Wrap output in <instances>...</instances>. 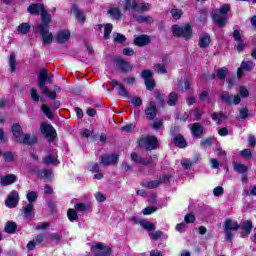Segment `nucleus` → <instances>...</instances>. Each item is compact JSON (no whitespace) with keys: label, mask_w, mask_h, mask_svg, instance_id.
Here are the masks:
<instances>
[{"label":"nucleus","mask_w":256,"mask_h":256,"mask_svg":"<svg viewBox=\"0 0 256 256\" xmlns=\"http://www.w3.org/2000/svg\"><path fill=\"white\" fill-rule=\"evenodd\" d=\"M228 73L229 69H227V67H222L218 69L216 76L218 77V79H220V81H223L225 80V77H227Z\"/></svg>","instance_id":"39"},{"label":"nucleus","mask_w":256,"mask_h":256,"mask_svg":"<svg viewBox=\"0 0 256 256\" xmlns=\"http://www.w3.org/2000/svg\"><path fill=\"white\" fill-rule=\"evenodd\" d=\"M123 11H136L137 0H121Z\"/></svg>","instance_id":"18"},{"label":"nucleus","mask_w":256,"mask_h":256,"mask_svg":"<svg viewBox=\"0 0 256 256\" xmlns=\"http://www.w3.org/2000/svg\"><path fill=\"white\" fill-rule=\"evenodd\" d=\"M140 225L146 231H155V229H156L155 224H153L147 220H140Z\"/></svg>","instance_id":"38"},{"label":"nucleus","mask_w":256,"mask_h":256,"mask_svg":"<svg viewBox=\"0 0 256 256\" xmlns=\"http://www.w3.org/2000/svg\"><path fill=\"white\" fill-rule=\"evenodd\" d=\"M132 18L136 20L137 23H148L149 25L153 23V17L137 14L135 12H132Z\"/></svg>","instance_id":"17"},{"label":"nucleus","mask_w":256,"mask_h":256,"mask_svg":"<svg viewBox=\"0 0 256 256\" xmlns=\"http://www.w3.org/2000/svg\"><path fill=\"white\" fill-rule=\"evenodd\" d=\"M145 85L148 91H153V89H155V80H153V78L145 80Z\"/></svg>","instance_id":"57"},{"label":"nucleus","mask_w":256,"mask_h":256,"mask_svg":"<svg viewBox=\"0 0 256 256\" xmlns=\"http://www.w3.org/2000/svg\"><path fill=\"white\" fill-rule=\"evenodd\" d=\"M211 119H213V121H217V125H221V122L225 121L227 117L223 112H214L211 114Z\"/></svg>","instance_id":"32"},{"label":"nucleus","mask_w":256,"mask_h":256,"mask_svg":"<svg viewBox=\"0 0 256 256\" xmlns=\"http://www.w3.org/2000/svg\"><path fill=\"white\" fill-rule=\"evenodd\" d=\"M145 115L147 119L153 120L157 116V107L155 104H151L146 110Z\"/></svg>","instance_id":"27"},{"label":"nucleus","mask_w":256,"mask_h":256,"mask_svg":"<svg viewBox=\"0 0 256 256\" xmlns=\"http://www.w3.org/2000/svg\"><path fill=\"white\" fill-rule=\"evenodd\" d=\"M212 19L214 20V22L216 23V25H218V27H225V25L227 24V15L222 14L219 11H214L212 13Z\"/></svg>","instance_id":"11"},{"label":"nucleus","mask_w":256,"mask_h":256,"mask_svg":"<svg viewBox=\"0 0 256 256\" xmlns=\"http://www.w3.org/2000/svg\"><path fill=\"white\" fill-rule=\"evenodd\" d=\"M173 19H175V21L181 19V17L183 16V11L177 9V8H174L170 11Z\"/></svg>","instance_id":"49"},{"label":"nucleus","mask_w":256,"mask_h":256,"mask_svg":"<svg viewBox=\"0 0 256 256\" xmlns=\"http://www.w3.org/2000/svg\"><path fill=\"white\" fill-rule=\"evenodd\" d=\"M191 131L194 137H201V135H203V126L199 123H194L191 127Z\"/></svg>","instance_id":"30"},{"label":"nucleus","mask_w":256,"mask_h":256,"mask_svg":"<svg viewBox=\"0 0 256 256\" xmlns=\"http://www.w3.org/2000/svg\"><path fill=\"white\" fill-rule=\"evenodd\" d=\"M15 181H17V176H15V174H9L1 177V185L4 186L13 185Z\"/></svg>","instance_id":"26"},{"label":"nucleus","mask_w":256,"mask_h":256,"mask_svg":"<svg viewBox=\"0 0 256 256\" xmlns=\"http://www.w3.org/2000/svg\"><path fill=\"white\" fill-rule=\"evenodd\" d=\"M155 211H157L155 206H149L143 210V215H151L152 213H155Z\"/></svg>","instance_id":"63"},{"label":"nucleus","mask_w":256,"mask_h":256,"mask_svg":"<svg viewBox=\"0 0 256 256\" xmlns=\"http://www.w3.org/2000/svg\"><path fill=\"white\" fill-rule=\"evenodd\" d=\"M111 86L117 87L118 95H120L121 97L129 98V92L127 91V88H125V86L121 84L119 81L112 80Z\"/></svg>","instance_id":"16"},{"label":"nucleus","mask_w":256,"mask_h":256,"mask_svg":"<svg viewBox=\"0 0 256 256\" xmlns=\"http://www.w3.org/2000/svg\"><path fill=\"white\" fill-rule=\"evenodd\" d=\"M154 70L156 73H159L161 75H165V73H167V68L165 67V65H161V64H156L154 66Z\"/></svg>","instance_id":"53"},{"label":"nucleus","mask_w":256,"mask_h":256,"mask_svg":"<svg viewBox=\"0 0 256 256\" xmlns=\"http://www.w3.org/2000/svg\"><path fill=\"white\" fill-rule=\"evenodd\" d=\"M71 38V32L69 30H61L55 36L57 43H67Z\"/></svg>","instance_id":"15"},{"label":"nucleus","mask_w":256,"mask_h":256,"mask_svg":"<svg viewBox=\"0 0 256 256\" xmlns=\"http://www.w3.org/2000/svg\"><path fill=\"white\" fill-rule=\"evenodd\" d=\"M17 60H15V54H11L9 58L10 73H15Z\"/></svg>","instance_id":"45"},{"label":"nucleus","mask_w":256,"mask_h":256,"mask_svg":"<svg viewBox=\"0 0 256 256\" xmlns=\"http://www.w3.org/2000/svg\"><path fill=\"white\" fill-rule=\"evenodd\" d=\"M245 195H247V197H256V185L250 188L249 190H246Z\"/></svg>","instance_id":"64"},{"label":"nucleus","mask_w":256,"mask_h":256,"mask_svg":"<svg viewBox=\"0 0 256 256\" xmlns=\"http://www.w3.org/2000/svg\"><path fill=\"white\" fill-rule=\"evenodd\" d=\"M74 208L78 212H83V211H87V209H89V205L83 204V203H77V204H75Z\"/></svg>","instance_id":"56"},{"label":"nucleus","mask_w":256,"mask_h":256,"mask_svg":"<svg viewBox=\"0 0 256 256\" xmlns=\"http://www.w3.org/2000/svg\"><path fill=\"white\" fill-rule=\"evenodd\" d=\"M119 68L121 69V71H123V73H127L129 71H131V69H133V66L129 63V62H126L125 60L121 59V58H118L116 60Z\"/></svg>","instance_id":"24"},{"label":"nucleus","mask_w":256,"mask_h":256,"mask_svg":"<svg viewBox=\"0 0 256 256\" xmlns=\"http://www.w3.org/2000/svg\"><path fill=\"white\" fill-rule=\"evenodd\" d=\"M42 23L40 25H45L49 27V23H51V14H48L47 10H43L41 13Z\"/></svg>","instance_id":"36"},{"label":"nucleus","mask_w":256,"mask_h":256,"mask_svg":"<svg viewBox=\"0 0 256 256\" xmlns=\"http://www.w3.org/2000/svg\"><path fill=\"white\" fill-rule=\"evenodd\" d=\"M119 162V156L117 154H112V155H102L100 157V163L101 165H117Z\"/></svg>","instance_id":"10"},{"label":"nucleus","mask_w":256,"mask_h":256,"mask_svg":"<svg viewBox=\"0 0 256 256\" xmlns=\"http://www.w3.org/2000/svg\"><path fill=\"white\" fill-rule=\"evenodd\" d=\"M113 31V24L108 23L104 26V39H109Z\"/></svg>","instance_id":"46"},{"label":"nucleus","mask_w":256,"mask_h":256,"mask_svg":"<svg viewBox=\"0 0 256 256\" xmlns=\"http://www.w3.org/2000/svg\"><path fill=\"white\" fill-rule=\"evenodd\" d=\"M31 172L36 173L39 179H45V181H53V172H51V170L44 169L36 171L35 169H32Z\"/></svg>","instance_id":"12"},{"label":"nucleus","mask_w":256,"mask_h":256,"mask_svg":"<svg viewBox=\"0 0 256 256\" xmlns=\"http://www.w3.org/2000/svg\"><path fill=\"white\" fill-rule=\"evenodd\" d=\"M113 41L114 43H125V41H127V37L121 33H114Z\"/></svg>","instance_id":"42"},{"label":"nucleus","mask_w":256,"mask_h":256,"mask_svg":"<svg viewBox=\"0 0 256 256\" xmlns=\"http://www.w3.org/2000/svg\"><path fill=\"white\" fill-rule=\"evenodd\" d=\"M172 33L174 37H183L184 39H191L193 36V30L189 24H185L183 26L177 24L173 25Z\"/></svg>","instance_id":"3"},{"label":"nucleus","mask_w":256,"mask_h":256,"mask_svg":"<svg viewBox=\"0 0 256 256\" xmlns=\"http://www.w3.org/2000/svg\"><path fill=\"white\" fill-rule=\"evenodd\" d=\"M108 15H110L112 19H115L116 21H119V19L123 17V13H121V10L118 7H111L108 10Z\"/></svg>","instance_id":"28"},{"label":"nucleus","mask_w":256,"mask_h":256,"mask_svg":"<svg viewBox=\"0 0 256 256\" xmlns=\"http://www.w3.org/2000/svg\"><path fill=\"white\" fill-rule=\"evenodd\" d=\"M209 43H211V37H209V35L204 34L200 36L198 45L201 47V49H206V47H209Z\"/></svg>","instance_id":"29"},{"label":"nucleus","mask_w":256,"mask_h":256,"mask_svg":"<svg viewBox=\"0 0 256 256\" xmlns=\"http://www.w3.org/2000/svg\"><path fill=\"white\" fill-rule=\"evenodd\" d=\"M131 103L134 107H141L143 105V100L139 97H133Z\"/></svg>","instance_id":"59"},{"label":"nucleus","mask_w":256,"mask_h":256,"mask_svg":"<svg viewBox=\"0 0 256 256\" xmlns=\"http://www.w3.org/2000/svg\"><path fill=\"white\" fill-rule=\"evenodd\" d=\"M17 31L22 35H27L31 31V25L29 23H22L18 26Z\"/></svg>","instance_id":"37"},{"label":"nucleus","mask_w":256,"mask_h":256,"mask_svg":"<svg viewBox=\"0 0 256 256\" xmlns=\"http://www.w3.org/2000/svg\"><path fill=\"white\" fill-rule=\"evenodd\" d=\"M181 165L185 169H191V167H193V163H191V160H189V159H182L181 160Z\"/></svg>","instance_id":"62"},{"label":"nucleus","mask_w":256,"mask_h":256,"mask_svg":"<svg viewBox=\"0 0 256 256\" xmlns=\"http://www.w3.org/2000/svg\"><path fill=\"white\" fill-rule=\"evenodd\" d=\"M95 199H96V201H98V203H103V201H106L107 196H105V194H103L101 192H97L95 194Z\"/></svg>","instance_id":"61"},{"label":"nucleus","mask_w":256,"mask_h":256,"mask_svg":"<svg viewBox=\"0 0 256 256\" xmlns=\"http://www.w3.org/2000/svg\"><path fill=\"white\" fill-rule=\"evenodd\" d=\"M40 131L49 139V141H53L55 137H57V131H55V128L51 124H47L43 122L40 126Z\"/></svg>","instance_id":"8"},{"label":"nucleus","mask_w":256,"mask_h":256,"mask_svg":"<svg viewBox=\"0 0 256 256\" xmlns=\"http://www.w3.org/2000/svg\"><path fill=\"white\" fill-rule=\"evenodd\" d=\"M12 133L14 135L16 143H19L21 141V139H23L24 135H23V132H21V125L13 124V126H12Z\"/></svg>","instance_id":"21"},{"label":"nucleus","mask_w":256,"mask_h":256,"mask_svg":"<svg viewBox=\"0 0 256 256\" xmlns=\"http://www.w3.org/2000/svg\"><path fill=\"white\" fill-rule=\"evenodd\" d=\"M141 77L144 79V81L153 79V72L151 70H143L141 73Z\"/></svg>","instance_id":"55"},{"label":"nucleus","mask_w":256,"mask_h":256,"mask_svg":"<svg viewBox=\"0 0 256 256\" xmlns=\"http://www.w3.org/2000/svg\"><path fill=\"white\" fill-rule=\"evenodd\" d=\"M26 199L29 203H35L37 201V192L29 191L26 195Z\"/></svg>","instance_id":"50"},{"label":"nucleus","mask_w":256,"mask_h":256,"mask_svg":"<svg viewBox=\"0 0 256 256\" xmlns=\"http://www.w3.org/2000/svg\"><path fill=\"white\" fill-rule=\"evenodd\" d=\"M18 143H23L24 145H35V143H37V136L26 134L21 138V141Z\"/></svg>","instance_id":"22"},{"label":"nucleus","mask_w":256,"mask_h":256,"mask_svg":"<svg viewBox=\"0 0 256 256\" xmlns=\"http://www.w3.org/2000/svg\"><path fill=\"white\" fill-rule=\"evenodd\" d=\"M142 185H143V187H147L148 189H157V187L159 185H161V181L153 180V181H150V182H146V183H144Z\"/></svg>","instance_id":"43"},{"label":"nucleus","mask_w":256,"mask_h":256,"mask_svg":"<svg viewBox=\"0 0 256 256\" xmlns=\"http://www.w3.org/2000/svg\"><path fill=\"white\" fill-rule=\"evenodd\" d=\"M254 68H255V62L253 61L242 62L240 68H238L237 77H243V71H253Z\"/></svg>","instance_id":"13"},{"label":"nucleus","mask_w":256,"mask_h":256,"mask_svg":"<svg viewBox=\"0 0 256 256\" xmlns=\"http://www.w3.org/2000/svg\"><path fill=\"white\" fill-rule=\"evenodd\" d=\"M150 9H151V4L149 3L142 2V3L136 4V11L138 13H146V11H149Z\"/></svg>","instance_id":"33"},{"label":"nucleus","mask_w":256,"mask_h":256,"mask_svg":"<svg viewBox=\"0 0 256 256\" xmlns=\"http://www.w3.org/2000/svg\"><path fill=\"white\" fill-rule=\"evenodd\" d=\"M41 109H42L44 115H46V117H48V119H53V113L51 112V108H49V106H47L46 104H43L41 106Z\"/></svg>","instance_id":"52"},{"label":"nucleus","mask_w":256,"mask_h":256,"mask_svg":"<svg viewBox=\"0 0 256 256\" xmlns=\"http://www.w3.org/2000/svg\"><path fill=\"white\" fill-rule=\"evenodd\" d=\"M35 215V208L33 207V203H28L27 206L24 207L23 217L25 219H31Z\"/></svg>","instance_id":"25"},{"label":"nucleus","mask_w":256,"mask_h":256,"mask_svg":"<svg viewBox=\"0 0 256 256\" xmlns=\"http://www.w3.org/2000/svg\"><path fill=\"white\" fill-rule=\"evenodd\" d=\"M48 82L47 80V70L43 69L38 74V87L40 91H42V95H46L49 99L55 100L57 99V96L55 95V92H51L49 88L46 85Z\"/></svg>","instance_id":"1"},{"label":"nucleus","mask_w":256,"mask_h":256,"mask_svg":"<svg viewBox=\"0 0 256 256\" xmlns=\"http://www.w3.org/2000/svg\"><path fill=\"white\" fill-rule=\"evenodd\" d=\"M149 237L153 241H158V239H161V237H163V231L157 230V231H155L153 233H150Z\"/></svg>","instance_id":"54"},{"label":"nucleus","mask_w":256,"mask_h":256,"mask_svg":"<svg viewBox=\"0 0 256 256\" xmlns=\"http://www.w3.org/2000/svg\"><path fill=\"white\" fill-rule=\"evenodd\" d=\"M55 161H57V156L55 155H47L43 158V163H45V165H53Z\"/></svg>","instance_id":"47"},{"label":"nucleus","mask_w":256,"mask_h":256,"mask_svg":"<svg viewBox=\"0 0 256 256\" xmlns=\"http://www.w3.org/2000/svg\"><path fill=\"white\" fill-rule=\"evenodd\" d=\"M91 251L95 256H111V248L103 243H97L91 246Z\"/></svg>","instance_id":"6"},{"label":"nucleus","mask_w":256,"mask_h":256,"mask_svg":"<svg viewBox=\"0 0 256 256\" xmlns=\"http://www.w3.org/2000/svg\"><path fill=\"white\" fill-rule=\"evenodd\" d=\"M200 101L204 102L207 101V103H211V100L209 99V92L203 91L199 96Z\"/></svg>","instance_id":"60"},{"label":"nucleus","mask_w":256,"mask_h":256,"mask_svg":"<svg viewBox=\"0 0 256 256\" xmlns=\"http://www.w3.org/2000/svg\"><path fill=\"white\" fill-rule=\"evenodd\" d=\"M71 14L74 15V17H76V19H78L81 23H83V21H85V15L83 14V11H81L79 9V7H77V5H73L71 7L70 10Z\"/></svg>","instance_id":"23"},{"label":"nucleus","mask_w":256,"mask_h":256,"mask_svg":"<svg viewBox=\"0 0 256 256\" xmlns=\"http://www.w3.org/2000/svg\"><path fill=\"white\" fill-rule=\"evenodd\" d=\"M38 30L40 32L44 45H50L53 42V34L49 32V26L39 25Z\"/></svg>","instance_id":"7"},{"label":"nucleus","mask_w":256,"mask_h":256,"mask_svg":"<svg viewBox=\"0 0 256 256\" xmlns=\"http://www.w3.org/2000/svg\"><path fill=\"white\" fill-rule=\"evenodd\" d=\"M30 97L35 101V103H39V101H43V98L37 92V89L33 88L30 90Z\"/></svg>","instance_id":"44"},{"label":"nucleus","mask_w":256,"mask_h":256,"mask_svg":"<svg viewBox=\"0 0 256 256\" xmlns=\"http://www.w3.org/2000/svg\"><path fill=\"white\" fill-rule=\"evenodd\" d=\"M251 229H253V223L247 220L245 225L242 226V230H243L242 237L243 235H249L251 233Z\"/></svg>","instance_id":"41"},{"label":"nucleus","mask_w":256,"mask_h":256,"mask_svg":"<svg viewBox=\"0 0 256 256\" xmlns=\"http://www.w3.org/2000/svg\"><path fill=\"white\" fill-rule=\"evenodd\" d=\"M220 99L227 105H239L241 103V97L239 95H233L227 91L220 94Z\"/></svg>","instance_id":"5"},{"label":"nucleus","mask_w":256,"mask_h":256,"mask_svg":"<svg viewBox=\"0 0 256 256\" xmlns=\"http://www.w3.org/2000/svg\"><path fill=\"white\" fill-rule=\"evenodd\" d=\"M239 223L232 219H227L224 223L225 240L228 243L233 241L235 231H239Z\"/></svg>","instance_id":"2"},{"label":"nucleus","mask_w":256,"mask_h":256,"mask_svg":"<svg viewBox=\"0 0 256 256\" xmlns=\"http://www.w3.org/2000/svg\"><path fill=\"white\" fill-rule=\"evenodd\" d=\"M5 205L8 209H15L17 205H19V192L17 190H13L5 200Z\"/></svg>","instance_id":"9"},{"label":"nucleus","mask_w":256,"mask_h":256,"mask_svg":"<svg viewBox=\"0 0 256 256\" xmlns=\"http://www.w3.org/2000/svg\"><path fill=\"white\" fill-rule=\"evenodd\" d=\"M151 43V38L147 35H140L134 39V45L138 47H145V45H149Z\"/></svg>","instance_id":"19"},{"label":"nucleus","mask_w":256,"mask_h":256,"mask_svg":"<svg viewBox=\"0 0 256 256\" xmlns=\"http://www.w3.org/2000/svg\"><path fill=\"white\" fill-rule=\"evenodd\" d=\"M174 144L180 149H185V147H187V141H185V138L181 134L174 138Z\"/></svg>","instance_id":"31"},{"label":"nucleus","mask_w":256,"mask_h":256,"mask_svg":"<svg viewBox=\"0 0 256 256\" xmlns=\"http://www.w3.org/2000/svg\"><path fill=\"white\" fill-rule=\"evenodd\" d=\"M3 159L6 161V163H11V161L15 159V156L13 155V152H5L3 154Z\"/></svg>","instance_id":"58"},{"label":"nucleus","mask_w":256,"mask_h":256,"mask_svg":"<svg viewBox=\"0 0 256 256\" xmlns=\"http://www.w3.org/2000/svg\"><path fill=\"white\" fill-rule=\"evenodd\" d=\"M191 84L187 80H180L178 83V89L180 91H189Z\"/></svg>","instance_id":"40"},{"label":"nucleus","mask_w":256,"mask_h":256,"mask_svg":"<svg viewBox=\"0 0 256 256\" xmlns=\"http://www.w3.org/2000/svg\"><path fill=\"white\" fill-rule=\"evenodd\" d=\"M16 230H17V224H15V222H9V223L5 226V231H6V233L13 234V233H15Z\"/></svg>","instance_id":"48"},{"label":"nucleus","mask_w":256,"mask_h":256,"mask_svg":"<svg viewBox=\"0 0 256 256\" xmlns=\"http://www.w3.org/2000/svg\"><path fill=\"white\" fill-rule=\"evenodd\" d=\"M67 216L69 221H77L79 219V216L77 215V212L74 209H69L67 212Z\"/></svg>","instance_id":"51"},{"label":"nucleus","mask_w":256,"mask_h":256,"mask_svg":"<svg viewBox=\"0 0 256 256\" xmlns=\"http://www.w3.org/2000/svg\"><path fill=\"white\" fill-rule=\"evenodd\" d=\"M43 11H45V7L43 6V4H31L28 7V12L31 15H39V13H43Z\"/></svg>","instance_id":"20"},{"label":"nucleus","mask_w":256,"mask_h":256,"mask_svg":"<svg viewBox=\"0 0 256 256\" xmlns=\"http://www.w3.org/2000/svg\"><path fill=\"white\" fill-rule=\"evenodd\" d=\"M177 101H179V96L177 95V93L171 92L168 95V100H167L168 105H170V107H175V105H177Z\"/></svg>","instance_id":"35"},{"label":"nucleus","mask_w":256,"mask_h":256,"mask_svg":"<svg viewBox=\"0 0 256 256\" xmlns=\"http://www.w3.org/2000/svg\"><path fill=\"white\" fill-rule=\"evenodd\" d=\"M233 167H234V171H236V173L243 174V173H247V171H249V169L247 168V166L245 164L233 162Z\"/></svg>","instance_id":"34"},{"label":"nucleus","mask_w":256,"mask_h":256,"mask_svg":"<svg viewBox=\"0 0 256 256\" xmlns=\"http://www.w3.org/2000/svg\"><path fill=\"white\" fill-rule=\"evenodd\" d=\"M130 158H131V161H133L134 163H137L138 165H144V167H150L151 165V160L147 158H143L135 152L130 155Z\"/></svg>","instance_id":"14"},{"label":"nucleus","mask_w":256,"mask_h":256,"mask_svg":"<svg viewBox=\"0 0 256 256\" xmlns=\"http://www.w3.org/2000/svg\"><path fill=\"white\" fill-rule=\"evenodd\" d=\"M159 145V140L155 136H147L145 138L140 139L139 146L142 149H146L147 151H153V149H157Z\"/></svg>","instance_id":"4"}]
</instances>
